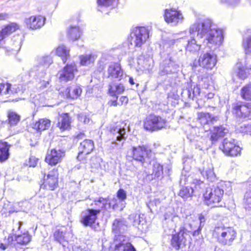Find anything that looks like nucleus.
<instances>
[{
    "label": "nucleus",
    "mask_w": 251,
    "mask_h": 251,
    "mask_svg": "<svg viewBox=\"0 0 251 251\" xmlns=\"http://www.w3.org/2000/svg\"><path fill=\"white\" fill-rule=\"evenodd\" d=\"M192 36L197 34L198 38H204L205 48L199 58L201 67L212 69L216 64L217 55L213 52L222 44L223 41V31L213 27L212 21L209 19H199L192 24L189 30Z\"/></svg>",
    "instance_id": "f257e3e1"
},
{
    "label": "nucleus",
    "mask_w": 251,
    "mask_h": 251,
    "mask_svg": "<svg viewBox=\"0 0 251 251\" xmlns=\"http://www.w3.org/2000/svg\"><path fill=\"white\" fill-rule=\"evenodd\" d=\"M213 236L220 244L229 246L236 238L237 232L232 227L221 225L215 227Z\"/></svg>",
    "instance_id": "f03ea898"
},
{
    "label": "nucleus",
    "mask_w": 251,
    "mask_h": 251,
    "mask_svg": "<svg viewBox=\"0 0 251 251\" xmlns=\"http://www.w3.org/2000/svg\"><path fill=\"white\" fill-rule=\"evenodd\" d=\"M224 190L219 185H212L206 188L203 195L205 204L211 207L221 206L220 204L223 195Z\"/></svg>",
    "instance_id": "7ed1b4c3"
},
{
    "label": "nucleus",
    "mask_w": 251,
    "mask_h": 251,
    "mask_svg": "<svg viewBox=\"0 0 251 251\" xmlns=\"http://www.w3.org/2000/svg\"><path fill=\"white\" fill-rule=\"evenodd\" d=\"M149 37L148 30L145 27H136L131 31L128 41L131 45L140 47Z\"/></svg>",
    "instance_id": "20e7f679"
},
{
    "label": "nucleus",
    "mask_w": 251,
    "mask_h": 251,
    "mask_svg": "<svg viewBox=\"0 0 251 251\" xmlns=\"http://www.w3.org/2000/svg\"><path fill=\"white\" fill-rule=\"evenodd\" d=\"M144 126L147 130L155 131L166 128L167 121L159 116L150 115L146 118Z\"/></svg>",
    "instance_id": "39448f33"
},
{
    "label": "nucleus",
    "mask_w": 251,
    "mask_h": 251,
    "mask_svg": "<svg viewBox=\"0 0 251 251\" xmlns=\"http://www.w3.org/2000/svg\"><path fill=\"white\" fill-rule=\"evenodd\" d=\"M233 114L239 120L251 119V104L242 102L232 104Z\"/></svg>",
    "instance_id": "423d86ee"
},
{
    "label": "nucleus",
    "mask_w": 251,
    "mask_h": 251,
    "mask_svg": "<svg viewBox=\"0 0 251 251\" xmlns=\"http://www.w3.org/2000/svg\"><path fill=\"white\" fill-rule=\"evenodd\" d=\"M115 251H136L130 242L129 237L122 234L116 235L114 239Z\"/></svg>",
    "instance_id": "0eeeda50"
},
{
    "label": "nucleus",
    "mask_w": 251,
    "mask_h": 251,
    "mask_svg": "<svg viewBox=\"0 0 251 251\" xmlns=\"http://www.w3.org/2000/svg\"><path fill=\"white\" fill-rule=\"evenodd\" d=\"M234 139L226 138L224 140L222 147L220 148L226 155L233 157L240 154L241 149L236 145Z\"/></svg>",
    "instance_id": "6e6552de"
},
{
    "label": "nucleus",
    "mask_w": 251,
    "mask_h": 251,
    "mask_svg": "<svg viewBox=\"0 0 251 251\" xmlns=\"http://www.w3.org/2000/svg\"><path fill=\"white\" fill-rule=\"evenodd\" d=\"M190 232L185 227H181L177 233L173 234L171 239V245L176 250L178 251L181 245H185L186 237Z\"/></svg>",
    "instance_id": "1a4fd4ad"
},
{
    "label": "nucleus",
    "mask_w": 251,
    "mask_h": 251,
    "mask_svg": "<svg viewBox=\"0 0 251 251\" xmlns=\"http://www.w3.org/2000/svg\"><path fill=\"white\" fill-rule=\"evenodd\" d=\"M165 21L172 26H176L181 24L184 20V17L180 11L175 9H167L164 14Z\"/></svg>",
    "instance_id": "9d476101"
},
{
    "label": "nucleus",
    "mask_w": 251,
    "mask_h": 251,
    "mask_svg": "<svg viewBox=\"0 0 251 251\" xmlns=\"http://www.w3.org/2000/svg\"><path fill=\"white\" fill-rule=\"evenodd\" d=\"M98 215L99 210L88 208L81 213L80 221L85 226H92L95 223Z\"/></svg>",
    "instance_id": "9b49d317"
},
{
    "label": "nucleus",
    "mask_w": 251,
    "mask_h": 251,
    "mask_svg": "<svg viewBox=\"0 0 251 251\" xmlns=\"http://www.w3.org/2000/svg\"><path fill=\"white\" fill-rule=\"evenodd\" d=\"M65 154V152L63 150L51 149L48 151L45 161L51 166L55 165L61 162Z\"/></svg>",
    "instance_id": "f8f14e48"
},
{
    "label": "nucleus",
    "mask_w": 251,
    "mask_h": 251,
    "mask_svg": "<svg viewBox=\"0 0 251 251\" xmlns=\"http://www.w3.org/2000/svg\"><path fill=\"white\" fill-rule=\"evenodd\" d=\"M76 71L77 68L75 64H67L58 72L60 81L67 82L73 80L75 77V72Z\"/></svg>",
    "instance_id": "ddd939ff"
},
{
    "label": "nucleus",
    "mask_w": 251,
    "mask_h": 251,
    "mask_svg": "<svg viewBox=\"0 0 251 251\" xmlns=\"http://www.w3.org/2000/svg\"><path fill=\"white\" fill-rule=\"evenodd\" d=\"M218 117H212L208 113L200 112L198 113V120L205 131L210 130L211 126L218 120Z\"/></svg>",
    "instance_id": "4468645a"
},
{
    "label": "nucleus",
    "mask_w": 251,
    "mask_h": 251,
    "mask_svg": "<svg viewBox=\"0 0 251 251\" xmlns=\"http://www.w3.org/2000/svg\"><path fill=\"white\" fill-rule=\"evenodd\" d=\"M111 132L113 134V140H114L112 143L122 146L126 138V128L118 125L113 127L111 130Z\"/></svg>",
    "instance_id": "2eb2a0df"
},
{
    "label": "nucleus",
    "mask_w": 251,
    "mask_h": 251,
    "mask_svg": "<svg viewBox=\"0 0 251 251\" xmlns=\"http://www.w3.org/2000/svg\"><path fill=\"white\" fill-rule=\"evenodd\" d=\"M58 176L57 170H53L50 172L46 176H44V187L47 190H54L58 186Z\"/></svg>",
    "instance_id": "dca6fc26"
},
{
    "label": "nucleus",
    "mask_w": 251,
    "mask_h": 251,
    "mask_svg": "<svg viewBox=\"0 0 251 251\" xmlns=\"http://www.w3.org/2000/svg\"><path fill=\"white\" fill-rule=\"evenodd\" d=\"M167 65L165 66L161 72L162 75L177 73L180 69V60L176 57H170Z\"/></svg>",
    "instance_id": "f3484780"
},
{
    "label": "nucleus",
    "mask_w": 251,
    "mask_h": 251,
    "mask_svg": "<svg viewBox=\"0 0 251 251\" xmlns=\"http://www.w3.org/2000/svg\"><path fill=\"white\" fill-rule=\"evenodd\" d=\"M108 77L121 80L124 76V71L118 63H111L107 69Z\"/></svg>",
    "instance_id": "a211bd4d"
},
{
    "label": "nucleus",
    "mask_w": 251,
    "mask_h": 251,
    "mask_svg": "<svg viewBox=\"0 0 251 251\" xmlns=\"http://www.w3.org/2000/svg\"><path fill=\"white\" fill-rule=\"evenodd\" d=\"M67 228L65 226H61L57 228L53 233L54 240L62 245L64 249L68 247L69 244L67 236Z\"/></svg>",
    "instance_id": "6ab92c4d"
},
{
    "label": "nucleus",
    "mask_w": 251,
    "mask_h": 251,
    "mask_svg": "<svg viewBox=\"0 0 251 251\" xmlns=\"http://www.w3.org/2000/svg\"><path fill=\"white\" fill-rule=\"evenodd\" d=\"M190 35L192 39L188 41L186 50L190 52H195L202 49V46H204L203 45L204 38H198L197 34L193 36L190 34Z\"/></svg>",
    "instance_id": "aec40b11"
},
{
    "label": "nucleus",
    "mask_w": 251,
    "mask_h": 251,
    "mask_svg": "<svg viewBox=\"0 0 251 251\" xmlns=\"http://www.w3.org/2000/svg\"><path fill=\"white\" fill-rule=\"evenodd\" d=\"M45 18L42 16H32L25 19L27 27L32 29L40 28L45 24Z\"/></svg>",
    "instance_id": "412c9836"
},
{
    "label": "nucleus",
    "mask_w": 251,
    "mask_h": 251,
    "mask_svg": "<svg viewBox=\"0 0 251 251\" xmlns=\"http://www.w3.org/2000/svg\"><path fill=\"white\" fill-rule=\"evenodd\" d=\"M94 149V142L90 139H85L80 143L78 147L79 152L77 159L81 160L82 154H88L91 153Z\"/></svg>",
    "instance_id": "4be33fe9"
},
{
    "label": "nucleus",
    "mask_w": 251,
    "mask_h": 251,
    "mask_svg": "<svg viewBox=\"0 0 251 251\" xmlns=\"http://www.w3.org/2000/svg\"><path fill=\"white\" fill-rule=\"evenodd\" d=\"M148 151L145 146H138L132 148V157L141 163L145 161V158L148 155Z\"/></svg>",
    "instance_id": "5701e85b"
},
{
    "label": "nucleus",
    "mask_w": 251,
    "mask_h": 251,
    "mask_svg": "<svg viewBox=\"0 0 251 251\" xmlns=\"http://www.w3.org/2000/svg\"><path fill=\"white\" fill-rule=\"evenodd\" d=\"M91 205L94 207V210H99V214L101 211L107 210V206L108 207H110V203L109 201L108 198L99 197L98 199H95Z\"/></svg>",
    "instance_id": "b1692460"
},
{
    "label": "nucleus",
    "mask_w": 251,
    "mask_h": 251,
    "mask_svg": "<svg viewBox=\"0 0 251 251\" xmlns=\"http://www.w3.org/2000/svg\"><path fill=\"white\" fill-rule=\"evenodd\" d=\"M129 219L132 223L133 226L141 230L144 229L143 226L146 223L144 215L132 214L129 216Z\"/></svg>",
    "instance_id": "393cba45"
},
{
    "label": "nucleus",
    "mask_w": 251,
    "mask_h": 251,
    "mask_svg": "<svg viewBox=\"0 0 251 251\" xmlns=\"http://www.w3.org/2000/svg\"><path fill=\"white\" fill-rule=\"evenodd\" d=\"M5 89L3 92L4 95H13L19 93L21 91L19 85H13L6 83L0 84V93Z\"/></svg>",
    "instance_id": "a878e982"
},
{
    "label": "nucleus",
    "mask_w": 251,
    "mask_h": 251,
    "mask_svg": "<svg viewBox=\"0 0 251 251\" xmlns=\"http://www.w3.org/2000/svg\"><path fill=\"white\" fill-rule=\"evenodd\" d=\"M125 90L124 86L121 83L111 82L108 85V93L111 96H118Z\"/></svg>",
    "instance_id": "bb28decb"
},
{
    "label": "nucleus",
    "mask_w": 251,
    "mask_h": 251,
    "mask_svg": "<svg viewBox=\"0 0 251 251\" xmlns=\"http://www.w3.org/2000/svg\"><path fill=\"white\" fill-rule=\"evenodd\" d=\"M82 89L79 86L73 85L67 88L65 92L67 98L75 99L80 96Z\"/></svg>",
    "instance_id": "cd10ccee"
},
{
    "label": "nucleus",
    "mask_w": 251,
    "mask_h": 251,
    "mask_svg": "<svg viewBox=\"0 0 251 251\" xmlns=\"http://www.w3.org/2000/svg\"><path fill=\"white\" fill-rule=\"evenodd\" d=\"M126 227V222L122 218L115 219L112 224V231L116 234L123 232Z\"/></svg>",
    "instance_id": "c85d7f7f"
},
{
    "label": "nucleus",
    "mask_w": 251,
    "mask_h": 251,
    "mask_svg": "<svg viewBox=\"0 0 251 251\" xmlns=\"http://www.w3.org/2000/svg\"><path fill=\"white\" fill-rule=\"evenodd\" d=\"M228 132V130L223 126L214 127L211 136V139L212 142H216L219 138L224 137Z\"/></svg>",
    "instance_id": "c756f323"
},
{
    "label": "nucleus",
    "mask_w": 251,
    "mask_h": 251,
    "mask_svg": "<svg viewBox=\"0 0 251 251\" xmlns=\"http://www.w3.org/2000/svg\"><path fill=\"white\" fill-rule=\"evenodd\" d=\"M81 33L79 27L76 25H71L67 29V37L73 41L78 40Z\"/></svg>",
    "instance_id": "7c9ffc66"
},
{
    "label": "nucleus",
    "mask_w": 251,
    "mask_h": 251,
    "mask_svg": "<svg viewBox=\"0 0 251 251\" xmlns=\"http://www.w3.org/2000/svg\"><path fill=\"white\" fill-rule=\"evenodd\" d=\"M10 145L7 142L0 141V162H2L7 160L9 157V148Z\"/></svg>",
    "instance_id": "2f4dec72"
},
{
    "label": "nucleus",
    "mask_w": 251,
    "mask_h": 251,
    "mask_svg": "<svg viewBox=\"0 0 251 251\" xmlns=\"http://www.w3.org/2000/svg\"><path fill=\"white\" fill-rule=\"evenodd\" d=\"M79 58L81 65L88 66L93 64L97 55L93 53L85 54L80 55Z\"/></svg>",
    "instance_id": "473e14b6"
},
{
    "label": "nucleus",
    "mask_w": 251,
    "mask_h": 251,
    "mask_svg": "<svg viewBox=\"0 0 251 251\" xmlns=\"http://www.w3.org/2000/svg\"><path fill=\"white\" fill-rule=\"evenodd\" d=\"M70 119L68 114H62L58 119V126L62 130L68 129L70 126Z\"/></svg>",
    "instance_id": "72a5a7b5"
},
{
    "label": "nucleus",
    "mask_w": 251,
    "mask_h": 251,
    "mask_svg": "<svg viewBox=\"0 0 251 251\" xmlns=\"http://www.w3.org/2000/svg\"><path fill=\"white\" fill-rule=\"evenodd\" d=\"M8 124L10 128L16 126L20 121L21 117L16 112L9 110L7 112Z\"/></svg>",
    "instance_id": "f704fd0d"
},
{
    "label": "nucleus",
    "mask_w": 251,
    "mask_h": 251,
    "mask_svg": "<svg viewBox=\"0 0 251 251\" xmlns=\"http://www.w3.org/2000/svg\"><path fill=\"white\" fill-rule=\"evenodd\" d=\"M50 121L47 119H39L33 125V128L41 132L46 130L50 127Z\"/></svg>",
    "instance_id": "c9c22d12"
},
{
    "label": "nucleus",
    "mask_w": 251,
    "mask_h": 251,
    "mask_svg": "<svg viewBox=\"0 0 251 251\" xmlns=\"http://www.w3.org/2000/svg\"><path fill=\"white\" fill-rule=\"evenodd\" d=\"M31 239V236L28 232H26L16 235L14 241L16 242L17 244L26 245L30 242Z\"/></svg>",
    "instance_id": "e433bc0d"
},
{
    "label": "nucleus",
    "mask_w": 251,
    "mask_h": 251,
    "mask_svg": "<svg viewBox=\"0 0 251 251\" xmlns=\"http://www.w3.org/2000/svg\"><path fill=\"white\" fill-rule=\"evenodd\" d=\"M69 52L70 50L64 45L59 46L56 50V54L62 57L64 63H65L70 57Z\"/></svg>",
    "instance_id": "4c0bfd02"
},
{
    "label": "nucleus",
    "mask_w": 251,
    "mask_h": 251,
    "mask_svg": "<svg viewBox=\"0 0 251 251\" xmlns=\"http://www.w3.org/2000/svg\"><path fill=\"white\" fill-rule=\"evenodd\" d=\"M242 98L246 100H251V83L243 86L240 91Z\"/></svg>",
    "instance_id": "58836bf2"
},
{
    "label": "nucleus",
    "mask_w": 251,
    "mask_h": 251,
    "mask_svg": "<svg viewBox=\"0 0 251 251\" xmlns=\"http://www.w3.org/2000/svg\"><path fill=\"white\" fill-rule=\"evenodd\" d=\"M211 82V77H203L199 81V86L201 87V89L204 91H206L208 90H212L213 88V86L211 85L210 83Z\"/></svg>",
    "instance_id": "ea45409f"
},
{
    "label": "nucleus",
    "mask_w": 251,
    "mask_h": 251,
    "mask_svg": "<svg viewBox=\"0 0 251 251\" xmlns=\"http://www.w3.org/2000/svg\"><path fill=\"white\" fill-rule=\"evenodd\" d=\"M234 73L239 78L243 79L247 77L248 74L247 72V70H246L243 66H242L240 63H237L236 64Z\"/></svg>",
    "instance_id": "a19ab883"
},
{
    "label": "nucleus",
    "mask_w": 251,
    "mask_h": 251,
    "mask_svg": "<svg viewBox=\"0 0 251 251\" xmlns=\"http://www.w3.org/2000/svg\"><path fill=\"white\" fill-rule=\"evenodd\" d=\"M193 191V187H184L180 190L179 195L184 200H187L192 197Z\"/></svg>",
    "instance_id": "79ce46f5"
},
{
    "label": "nucleus",
    "mask_w": 251,
    "mask_h": 251,
    "mask_svg": "<svg viewBox=\"0 0 251 251\" xmlns=\"http://www.w3.org/2000/svg\"><path fill=\"white\" fill-rule=\"evenodd\" d=\"M152 171V175L154 177H161L163 174V166L159 163L155 162L153 164Z\"/></svg>",
    "instance_id": "37998d69"
},
{
    "label": "nucleus",
    "mask_w": 251,
    "mask_h": 251,
    "mask_svg": "<svg viewBox=\"0 0 251 251\" xmlns=\"http://www.w3.org/2000/svg\"><path fill=\"white\" fill-rule=\"evenodd\" d=\"M192 85H190L189 84L186 88L182 90L181 92V97L185 100H193V96H192Z\"/></svg>",
    "instance_id": "c03bdc74"
},
{
    "label": "nucleus",
    "mask_w": 251,
    "mask_h": 251,
    "mask_svg": "<svg viewBox=\"0 0 251 251\" xmlns=\"http://www.w3.org/2000/svg\"><path fill=\"white\" fill-rule=\"evenodd\" d=\"M201 174L204 178H206L209 181L214 182L217 180L213 169H209L205 171L203 170Z\"/></svg>",
    "instance_id": "a18cd8bd"
},
{
    "label": "nucleus",
    "mask_w": 251,
    "mask_h": 251,
    "mask_svg": "<svg viewBox=\"0 0 251 251\" xmlns=\"http://www.w3.org/2000/svg\"><path fill=\"white\" fill-rule=\"evenodd\" d=\"M112 0H97L98 10L103 12V8L109 7L112 4Z\"/></svg>",
    "instance_id": "49530a36"
},
{
    "label": "nucleus",
    "mask_w": 251,
    "mask_h": 251,
    "mask_svg": "<svg viewBox=\"0 0 251 251\" xmlns=\"http://www.w3.org/2000/svg\"><path fill=\"white\" fill-rule=\"evenodd\" d=\"M38 62L41 65L48 67L52 64V60L50 56L45 55L39 57Z\"/></svg>",
    "instance_id": "de8ad7c7"
},
{
    "label": "nucleus",
    "mask_w": 251,
    "mask_h": 251,
    "mask_svg": "<svg viewBox=\"0 0 251 251\" xmlns=\"http://www.w3.org/2000/svg\"><path fill=\"white\" fill-rule=\"evenodd\" d=\"M14 47L12 48V50H19L22 46V38L18 35L13 37L12 39Z\"/></svg>",
    "instance_id": "09e8293b"
},
{
    "label": "nucleus",
    "mask_w": 251,
    "mask_h": 251,
    "mask_svg": "<svg viewBox=\"0 0 251 251\" xmlns=\"http://www.w3.org/2000/svg\"><path fill=\"white\" fill-rule=\"evenodd\" d=\"M203 91L200 88L199 84L195 86V85L192 87V96H193V100L194 98H197L198 97H200V99H203V95L201 92Z\"/></svg>",
    "instance_id": "8fccbe9b"
},
{
    "label": "nucleus",
    "mask_w": 251,
    "mask_h": 251,
    "mask_svg": "<svg viewBox=\"0 0 251 251\" xmlns=\"http://www.w3.org/2000/svg\"><path fill=\"white\" fill-rule=\"evenodd\" d=\"M243 46L246 54L251 53V36L243 40Z\"/></svg>",
    "instance_id": "3c124183"
},
{
    "label": "nucleus",
    "mask_w": 251,
    "mask_h": 251,
    "mask_svg": "<svg viewBox=\"0 0 251 251\" xmlns=\"http://www.w3.org/2000/svg\"><path fill=\"white\" fill-rule=\"evenodd\" d=\"M245 207L248 210H251V191L246 192L244 198Z\"/></svg>",
    "instance_id": "603ef678"
},
{
    "label": "nucleus",
    "mask_w": 251,
    "mask_h": 251,
    "mask_svg": "<svg viewBox=\"0 0 251 251\" xmlns=\"http://www.w3.org/2000/svg\"><path fill=\"white\" fill-rule=\"evenodd\" d=\"M13 241V237L12 235H9L7 239L4 241V243L0 242V250H5L8 248L9 245L12 244Z\"/></svg>",
    "instance_id": "864d4df0"
},
{
    "label": "nucleus",
    "mask_w": 251,
    "mask_h": 251,
    "mask_svg": "<svg viewBox=\"0 0 251 251\" xmlns=\"http://www.w3.org/2000/svg\"><path fill=\"white\" fill-rule=\"evenodd\" d=\"M78 120L84 124H88L90 119L85 113H81L77 115Z\"/></svg>",
    "instance_id": "5fc2aeb1"
},
{
    "label": "nucleus",
    "mask_w": 251,
    "mask_h": 251,
    "mask_svg": "<svg viewBox=\"0 0 251 251\" xmlns=\"http://www.w3.org/2000/svg\"><path fill=\"white\" fill-rule=\"evenodd\" d=\"M117 197L121 201H123L126 198V192L122 189H120L117 192Z\"/></svg>",
    "instance_id": "6e6d98bb"
},
{
    "label": "nucleus",
    "mask_w": 251,
    "mask_h": 251,
    "mask_svg": "<svg viewBox=\"0 0 251 251\" xmlns=\"http://www.w3.org/2000/svg\"><path fill=\"white\" fill-rule=\"evenodd\" d=\"M192 184L194 185V188L196 189H201L204 185V183L202 181L196 178L193 180Z\"/></svg>",
    "instance_id": "4d7b16f0"
},
{
    "label": "nucleus",
    "mask_w": 251,
    "mask_h": 251,
    "mask_svg": "<svg viewBox=\"0 0 251 251\" xmlns=\"http://www.w3.org/2000/svg\"><path fill=\"white\" fill-rule=\"evenodd\" d=\"M211 90H208L206 91H202L201 93L203 95V99L204 100L205 99H211L213 98L214 94L210 92Z\"/></svg>",
    "instance_id": "13d9d810"
},
{
    "label": "nucleus",
    "mask_w": 251,
    "mask_h": 251,
    "mask_svg": "<svg viewBox=\"0 0 251 251\" xmlns=\"http://www.w3.org/2000/svg\"><path fill=\"white\" fill-rule=\"evenodd\" d=\"M38 159L34 156H31L29 158V165L30 167H34L36 166Z\"/></svg>",
    "instance_id": "bf43d9fd"
},
{
    "label": "nucleus",
    "mask_w": 251,
    "mask_h": 251,
    "mask_svg": "<svg viewBox=\"0 0 251 251\" xmlns=\"http://www.w3.org/2000/svg\"><path fill=\"white\" fill-rule=\"evenodd\" d=\"M119 105L126 104L128 101V99L126 96H122L119 100Z\"/></svg>",
    "instance_id": "052dcab7"
},
{
    "label": "nucleus",
    "mask_w": 251,
    "mask_h": 251,
    "mask_svg": "<svg viewBox=\"0 0 251 251\" xmlns=\"http://www.w3.org/2000/svg\"><path fill=\"white\" fill-rule=\"evenodd\" d=\"M50 83V80H48L47 81L43 80L42 82H41V85L40 86L41 88L43 89L46 88H47L49 86Z\"/></svg>",
    "instance_id": "680f3d73"
},
{
    "label": "nucleus",
    "mask_w": 251,
    "mask_h": 251,
    "mask_svg": "<svg viewBox=\"0 0 251 251\" xmlns=\"http://www.w3.org/2000/svg\"><path fill=\"white\" fill-rule=\"evenodd\" d=\"M201 230V227H200V226H199V227L198 229L195 230L193 231L189 230V231H190V232L189 233V235H188V236H190V234H192V233L194 236H198L200 234Z\"/></svg>",
    "instance_id": "e2e57ef3"
},
{
    "label": "nucleus",
    "mask_w": 251,
    "mask_h": 251,
    "mask_svg": "<svg viewBox=\"0 0 251 251\" xmlns=\"http://www.w3.org/2000/svg\"><path fill=\"white\" fill-rule=\"evenodd\" d=\"M113 97H115L116 99L114 100H111L109 101V104L111 106H116L118 105H119V103H118L117 102V99H118V96H113Z\"/></svg>",
    "instance_id": "0e129e2a"
},
{
    "label": "nucleus",
    "mask_w": 251,
    "mask_h": 251,
    "mask_svg": "<svg viewBox=\"0 0 251 251\" xmlns=\"http://www.w3.org/2000/svg\"><path fill=\"white\" fill-rule=\"evenodd\" d=\"M222 3H226L228 5L234 6L237 2H234L231 0H221Z\"/></svg>",
    "instance_id": "69168bd1"
},
{
    "label": "nucleus",
    "mask_w": 251,
    "mask_h": 251,
    "mask_svg": "<svg viewBox=\"0 0 251 251\" xmlns=\"http://www.w3.org/2000/svg\"><path fill=\"white\" fill-rule=\"evenodd\" d=\"M199 220L200 222V227L203 226L204 225V223L205 222V218H204V216L201 214L199 216Z\"/></svg>",
    "instance_id": "338daca9"
},
{
    "label": "nucleus",
    "mask_w": 251,
    "mask_h": 251,
    "mask_svg": "<svg viewBox=\"0 0 251 251\" xmlns=\"http://www.w3.org/2000/svg\"><path fill=\"white\" fill-rule=\"evenodd\" d=\"M8 17V14L5 13H0V20H5Z\"/></svg>",
    "instance_id": "774afa93"
}]
</instances>
